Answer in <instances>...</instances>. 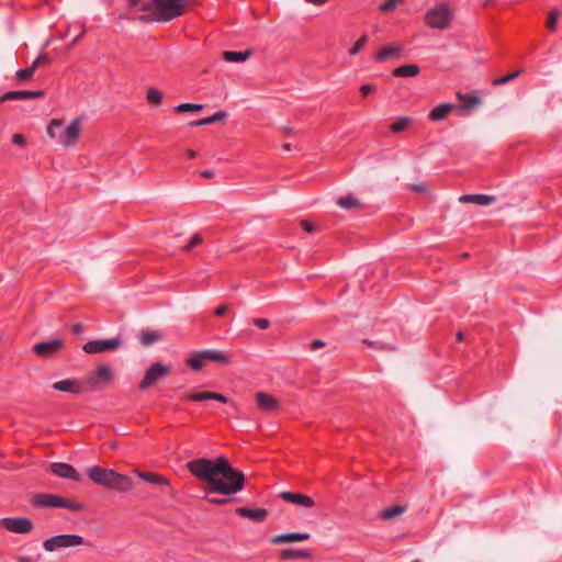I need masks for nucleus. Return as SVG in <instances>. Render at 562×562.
<instances>
[{
    "label": "nucleus",
    "mask_w": 562,
    "mask_h": 562,
    "mask_svg": "<svg viewBox=\"0 0 562 562\" xmlns=\"http://www.w3.org/2000/svg\"><path fill=\"white\" fill-rule=\"evenodd\" d=\"M188 470L198 477L209 493L233 495L243 490L245 475L234 469L227 459H196L187 464Z\"/></svg>",
    "instance_id": "obj_1"
},
{
    "label": "nucleus",
    "mask_w": 562,
    "mask_h": 562,
    "mask_svg": "<svg viewBox=\"0 0 562 562\" xmlns=\"http://www.w3.org/2000/svg\"><path fill=\"white\" fill-rule=\"evenodd\" d=\"M130 5L142 19L166 22L180 16L188 0H130Z\"/></svg>",
    "instance_id": "obj_2"
},
{
    "label": "nucleus",
    "mask_w": 562,
    "mask_h": 562,
    "mask_svg": "<svg viewBox=\"0 0 562 562\" xmlns=\"http://www.w3.org/2000/svg\"><path fill=\"white\" fill-rule=\"evenodd\" d=\"M83 126V116H78L70 121L53 119L47 125L46 133L56 144L65 148H72L77 145Z\"/></svg>",
    "instance_id": "obj_3"
},
{
    "label": "nucleus",
    "mask_w": 562,
    "mask_h": 562,
    "mask_svg": "<svg viewBox=\"0 0 562 562\" xmlns=\"http://www.w3.org/2000/svg\"><path fill=\"white\" fill-rule=\"evenodd\" d=\"M86 472L94 483L121 493H126L134 486L131 477L111 469L93 465L88 468Z\"/></svg>",
    "instance_id": "obj_4"
},
{
    "label": "nucleus",
    "mask_w": 562,
    "mask_h": 562,
    "mask_svg": "<svg viewBox=\"0 0 562 562\" xmlns=\"http://www.w3.org/2000/svg\"><path fill=\"white\" fill-rule=\"evenodd\" d=\"M454 19V9L452 4L446 0L437 1L430 7L424 16L425 24L434 30H448Z\"/></svg>",
    "instance_id": "obj_5"
},
{
    "label": "nucleus",
    "mask_w": 562,
    "mask_h": 562,
    "mask_svg": "<svg viewBox=\"0 0 562 562\" xmlns=\"http://www.w3.org/2000/svg\"><path fill=\"white\" fill-rule=\"evenodd\" d=\"M207 362H217L227 364L231 362V357L220 350H203L193 352L188 359L187 364L194 371H199L205 367Z\"/></svg>",
    "instance_id": "obj_6"
},
{
    "label": "nucleus",
    "mask_w": 562,
    "mask_h": 562,
    "mask_svg": "<svg viewBox=\"0 0 562 562\" xmlns=\"http://www.w3.org/2000/svg\"><path fill=\"white\" fill-rule=\"evenodd\" d=\"M33 503L40 507L64 508L69 510H80L81 504L67 499L65 497L41 493L33 497Z\"/></svg>",
    "instance_id": "obj_7"
},
{
    "label": "nucleus",
    "mask_w": 562,
    "mask_h": 562,
    "mask_svg": "<svg viewBox=\"0 0 562 562\" xmlns=\"http://www.w3.org/2000/svg\"><path fill=\"white\" fill-rule=\"evenodd\" d=\"M113 380V371L108 364H99L86 378V382L92 390H102Z\"/></svg>",
    "instance_id": "obj_8"
},
{
    "label": "nucleus",
    "mask_w": 562,
    "mask_h": 562,
    "mask_svg": "<svg viewBox=\"0 0 562 562\" xmlns=\"http://www.w3.org/2000/svg\"><path fill=\"white\" fill-rule=\"evenodd\" d=\"M83 543V538L77 535H59L44 541L43 547L46 551L53 552L58 549L78 547Z\"/></svg>",
    "instance_id": "obj_9"
},
{
    "label": "nucleus",
    "mask_w": 562,
    "mask_h": 562,
    "mask_svg": "<svg viewBox=\"0 0 562 562\" xmlns=\"http://www.w3.org/2000/svg\"><path fill=\"white\" fill-rule=\"evenodd\" d=\"M122 345L120 338L91 340L83 345L82 349L87 353H102L119 349Z\"/></svg>",
    "instance_id": "obj_10"
},
{
    "label": "nucleus",
    "mask_w": 562,
    "mask_h": 562,
    "mask_svg": "<svg viewBox=\"0 0 562 562\" xmlns=\"http://www.w3.org/2000/svg\"><path fill=\"white\" fill-rule=\"evenodd\" d=\"M403 53V45L398 42H392L381 46L374 54L373 58L376 63L383 64L394 59H398Z\"/></svg>",
    "instance_id": "obj_11"
},
{
    "label": "nucleus",
    "mask_w": 562,
    "mask_h": 562,
    "mask_svg": "<svg viewBox=\"0 0 562 562\" xmlns=\"http://www.w3.org/2000/svg\"><path fill=\"white\" fill-rule=\"evenodd\" d=\"M0 526L13 533H29L33 524L29 518L24 517H8L0 520Z\"/></svg>",
    "instance_id": "obj_12"
},
{
    "label": "nucleus",
    "mask_w": 562,
    "mask_h": 562,
    "mask_svg": "<svg viewBox=\"0 0 562 562\" xmlns=\"http://www.w3.org/2000/svg\"><path fill=\"white\" fill-rule=\"evenodd\" d=\"M170 371V367L164 366L159 362L154 363L145 373L144 379L139 383L142 390L148 389L158 382L161 378L167 375Z\"/></svg>",
    "instance_id": "obj_13"
},
{
    "label": "nucleus",
    "mask_w": 562,
    "mask_h": 562,
    "mask_svg": "<svg viewBox=\"0 0 562 562\" xmlns=\"http://www.w3.org/2000/svg\"><path fill=\"white\" fill-rule=\"evenodd\" d=\"M255 401L258 408L263 413H274L280 411V402L273 395L266 392H257Z\"/></svg>",
    "instance_id": "obj_14"
},
{
    "label": "nucleus",
    "mask_w": 562,
    "mask_h": 562,
    "mask_svg": "<svg viewBox=\"0 0 562 562\" xmlns=\"http://www.w3.org/2000/svg\"><path fill=\"white\" fill-rule=\"evenodd\" d=\"M49 469L55 475L59 477L69 479L76 482L81 480L79 472L68 463L54 462L50 463Z\"/></svg>",
    "instance_id": "obj_15"
},
{
    "label": "nucleus",
    "mask_w": 562,
    "mask_h": 562,
    "mask_svg": "<svg viewBox=\"0 0 562 562\" xmlns=\"http://www.w3.org/2000/svg\"><path fill=\"white\" fill-rule=\"evenodd\" d=\"M63 346H64V341L61 339H53L49 341L36 344L33 347V350L38 357L45 358V357L53 356L54 353L59 351Z\"/></svg>",
    "instance_id": "obj_16"
},
{
    "label": "nucleus",
    "mask_w": 562,
    "mask_h": 562,
    "mask_svg": "<svg viewBox=\"0 0 562 562\" xmlns=\"http://www.w3.org/2000/svg\"><path fill=\"white\" fill-rule=\"evenodd\" d=\"M280 498L284 502L305 508H311L315 505L314 501L310 496L301 493L282 492L280 494Z\"/></svg>",
    "instance_id": "obj_17"
},
{
    "label": "nucleus",
    "mask_w": 562,
    "mask_h": 562,
    "mask_svg": "<svg viewBox=\"0 0 562 562\" xmlns=\"http://www.w3.org/2000/svg\"><path fill=\"white\" fill-rule=\"evenodd\" d=\"M311 538L310 533L306 532H291L274 536L270 539L272 544L293 543L306 541Z\"/></svg>",
    "instance_id": "obj_18"
},
{
    "label": "nucleus",
    "mask_w": 562,
    "mask_h": 562,
    "mask_svg": "<svg viewBox=\"0 0 562 562\" xmlns=\"http://www.w3.org/2000/svg\"><path fill=\"white\" fill-rule=\"evenodd\" d=\"M53 387L57 391L72 393V394L80 393L81 389H82L80 381L75 380V379H67V380H61V381L55 382L53 384Z\"/></svg>",
    "instance_id": "obj_19"
},
{
    "label": "nucleus",
    "mask_w": 562,
    "mask_h": 562,
    "mask_svg": "<svg viewBox=\"0 0 562 562\" xmlns=\"http://www.w3.org/2000/svg\"><path fill=\"white\" fill-rule=\"evenodd\" d=\"M454 109L456 106L451 103H441L429 112L428 117L434 122H438L445 120Z\"/></svg>",
    "instance_id": "obj_20"
},
{
    "label": "nucleus",
    "mask_w": 562,
    "mask_h": 562,
    "mask_svg": "<svg viewBox=\"0 0 562 562\" xmlns=\"http://www.w3.org/2000/svg\"><path fill=\"white\" fill-rule=\"evenodd\" d=\"M42 95L40 91H11L0 97V102L12 101V100H24L38 98Z\"/></svg>",
    "instance_id": "obj_21"
},
{
    "label": "nucleus",
    "mask_w": 562,
    "mask_h": 562,
    "mask_svg": "<svg viewBox=\"0 0 562 562\" xmlns=\"http://www.w3.org/2000/svg\"><path fill=\"white\" fill-rule=\"evenodd\" d=\"M187 398L189 401L193 402H200V401H206V400H215L222 403H227L228 400L224 395L220 393H213V392H198V393H190L187 395Z\"/></svg>",
    "instance_id": "obj_22"
},
{
    "label": "nucleus",
    "mask_w": 562,
    "mask_h": 562,
    "mask_svg": "<svg viewBox=\"0 0 562 562\" xmlns=\"http://www.w3.org/2000/svg\"><path fill=\"white\" fill-rule=\"evenodd\" d=\"M236 513L243 517L249 518L255 521H262L266 519L268 513L266 509H250L246 507H239L236 509Z\"/></svg>",
    "instance_id": "obj_23"
},
{
    "label": "nucleus",
    "mask_w": 562,
    "mask_h": 562,
    "mask_svg": "<svg viewBox=\"0 0 562 562\" xmlns=\"http://www.w3.org/2000/svg\"><path fill=\"white\" fill-rule=\"evenodd\" d=\"M279 557L283 560H308L312 554L307 550L283 549L279 552Z\"/></svg>",
    "instance_id": "obj_24"
},
{
    "label": "nucleus",
    "mask_w": 562,
    "mask_h": 562,
    "mask_svg": "<svg viewBox=\"0 0 562 562\" xmlns=\"http://www.w3.org/2000/svg\"><path fill=\"white\" fill-rule=\"evenodd\" d=\"M461 203H476L479 205H490L494 198L485 194H465L459 198Z\"/></svg>",
    "instance_id": "obj_25"
},
{
    "label": "nucleus",
    "mask_w": 562,
    "mask_h": 562,
    "mask_svg": "<svg viewBox=\"0 0 562 562\" xmlns=\"http://www.w3.org/2000/svg\"><path fill=\"white\" fill-rule=\"evenodd\" d=\"M139 341L143 346H150L158 342L161 339V334L158 330L145 329L138 335Z\"/></svg>",
    "instance_id": "obj_26"
},
{
    "label": "nucleus",
    "mask_w": 562,
    "mask_h": 562,
    "mask_svg": "<svg viewBox=\"0 0 562 562\" xmlns=\"http://www.w3.org/2000/svg\"><path fill=\"white\" fill-rule=\"evenodd\" d=\"M456 97L458 98V100H460L463 103V105L460 109L465 110V111H469V110L473 109L474 106L480 105L482 103L481 98H479L476 95H470V94L457 92Z\"/></svg>",
    "instance_id": "obj_27"
},
{
    "label": "nucleus",
    "mask_w": 562,
    "mask_h": 562,
    "mask_svg": "<svg viewBox=\"0 0 562 562\" xmlns=\"http://www.w3.org/2000/svg\"><path fill=\"white\" fill-rule=\"evenodd\" d=\"M134 473L138 477L145 480L146 482L153 483V484H159V485H168L169 484V481L165 476L156 474V473L142 472L137 469L134 470Z\"/></svg>",
    "instance_id": "obj_28"
},
{
    "label": "nucleus",
    "mask_w": 562,
    "mask_h": 562,
    "mask_svg": "<svg viewBox=\"0 0 562 562\" xmlns=\"http://www.w3.org/2000/svg\"><path fill=\"white\" fill-rule=\"evenodd\" d=\"M413 123V119L409 116H402L396 119L391 125L390 130L394 134H400L402 132H405Z\"/></svg>",
    "instance_id": "obj_29"
},
{
    "label": "nucleus",
    "mask_w": 562,
    "mask_h": 562,
    "mask_svg": "<svg viewBox=\"0 0 562 562\" xmlns=\"http://www.w3.org/2000/svg\"><path fill=\"white\" fill-rule=\"evenodd\" d=\"M420 69L417 65H404L393 70L395 77H415L419 74Z\"/></svg>",
    "instance_id": "obj_30"
},
{
    "label": "nucleus",
    "mask_w": 562,
    "mask_h": 562,
    "mask_svg": "<svg viewBox=\"0 0 562 562\" xmlns=\"http://www.w3.org/2000/svg\"><path fill=\"white\" fill-rule=\"evenodd\" d=\"M405 0H384L378 8L382 14H389L394 12Z\"/></svg>",
    "instance_id": "obj_31"
},
{
    "label": "nucleus",
    "mask_w": 562,
    "mask_h": 562,
    "mask_svg": "<svg viewBox=\"0 0 562 562\" xmlns=\"http://www.w3.org/2000/svg\"><path fill=\"white\" fill-rule=\"evenodd\" d=\"M405 507L401 505L392 506L390 508H385L380 513V517L384 520H390L395 517L401 516L405 512Z\"/></svg>",
    "instance_id": "obj_32"
},
{
    "label": "nucleus",
    "mask_w": 562,
    "mask_h": 562,
    "mask_svg": "<svg viewBox=\"0 0 562 562\" xmlns=\"http://www.w3.org/2000/svg\"><path fill=\"white\" fill-rule=\"evenodd\" d=\"M223 57L231 63H243L249 57V52H224Z\"/></svg>",
    "instance_id": "obj_33"
},
{
    "label": "nucleus",
    "mask_w": 562,
    "mask_h": 562,
    "mask_svg": "<svg viewBox=\"0 0 562 562\" xmlns=\"http://www.w3.org/2000/svg\"><path fill=\"white\" fill-rule=\"evenodd\" d=\"M560 15H561V13L557 9L549 11L547 20H546V27L550 32H555Z\"/></svg>",
    "instance_id": "obj_34"
},
{
    "label": "nucleus",
    "mask_w": 562,
    "mask_h": 562,
    "mask_svg": "<svg viewBox=\"0 0 562 562\" xmlns=\"http://www.w3.org/2000/svg\"><path fill=\"white\" fill-rule=\"evenodd\" d=\"M146 99L149 103L158 105L162 100V93L156 88H149L147 90Z\"/></svg>",
    "instance_id": "obj_35"
},
{
    "label": "nucleus",
    "mask_w": 562,
    "mask_h": 562,
    "mask_svg": "<svg viewBox=\"0 0 562 562\" xmlns=\"http://www.w3.org/2000/svg\"><path fill=\"white\" fill-rule=\"evenodd\" d=\"M203 109L202 104H195V103H182L173 109L176 113H183V112H199Z\"/></svg>",
    "instance_id": "obj_36"
},
{
    "label": "nucleus",
    "mask_w": 562,
    "mask_h": 562,
    "mask_svg": "<svg viewBox=\"0 0 562 562\" xmlns=\"http://www.w3.org/2000/svg\"><path fill=\"white\" fill-rule=\"evenodd\" d=\"M368 42V36L363 34L359 37L357 42L349 48L348 53L349 55L353 56L360 53V50L366 46Z\"/></svg>",
    "instance_id": "obj_37"
},
{
    "label": "nucleus",
    "mask_w": 562,
    "mask_h": 562,
    "mask_svg": "<svg viewBox=\"0 0 562 562\" xmlns=\"http://www.w3.org/2000/svg\"><path fill=\"white\" fill-rule=\"evenodd\" d=\"M42 59H43L42 57H38V58L34 61V64H33V66H32V67L26 68V69H23V70H20V71L18 72V78H19V79H21V80H26V79L31 78V77L33 76V74H34V70H35L36 66H38V65H40V63L42 61Z\"/></svg>",
    "instance_id": "obj_38"
},
{
    "label": "nucleus",
    "mask_w": 562,
    "mask_h": 562,
    "mask_svg": "<svg viewBox=\"0 0 562 562\" xmlns=\"http://www.w3.org/2000/svg\"><path fill=\"white\" fill-rule=\"evenodd\" d=\"M337 204L344 209L351 210V209H355L358 206V201L352 196H346V198H340L337 201Z\"/></svg>",
    "instance_id": "obj_39"
},
{
    "label": "nucleus",
    "mask_w": 562,
    "mask_h": 562,
    "mask_svg": "<svg viewBox=\"0 0 562 562\" xmlns=\"http://www.w3.org/2000/svg\"><path fill=\"white\" fill-rule=\"evenodd\" d=\"M519 74H520V71H519V70H518V71H515V72H513V74H510V75H507V76H504V77H501V78L495 79V80L493 81V83H494L495 86L505 85V83H507V82L512 81L513 79H515L516 77H518V75H519Z\"/></svg>",
    "instance_id": "obj_40"
},
{
    "label": "nucleus",
    "mask_w": 562,
    "mask_h": 562,
    "mask_svg": "<svg viewBox=\"0 0 562 562\" xmlns=\"http://www.w3.org/2000/svg\"><path fill=\"white\" fill-rule=\"evenodd\" d=\"M376 90V87L374 85H362L359 89V92L362 98L368 97L369 94L373 93Z\"/></svg>",
    "instance_id": "obj_41"
},
{
    "label": "nucleus",
    "mask_w": 562,
    "mask_h": 562,
    "mask_svg": "<svg viewBox=\"0 0 562 562\" xmlns=\"http://www.w3.org/2000/svg\"><path fill=\"white\" fill-rule=\"evenodd\" d=\"M209 124H213V121H212L211 116L201 119V120L195 121V122H192L191 126H203V125H209Z\"/></svg>",
    "instance_id": "obj_42"
},
{
    "label": "nucleus",
    "mask_w": 562,
    "mask_h": 562,
    "mask_svg": "<svg viewBox=\"0 0 562 562\" xmlns=\"http://www.w3.org/2000/svg\"><path fill=\"white\" fill-rule=\"evenodd\" d=\"M201 241H202L201 236H200V235H194V236L191 238L190 243L187 245V249H188V250H189V249H192L193 247H195V246L200 245V244H201Z\"/></svg>",
    "instance_id": "obj_43"
},
{
    "label": "nucleus",
    "mask_w": 562,
    "mask_h": 562,
    "mask_svg": "<svg viewBox=\"0 0 562 562\" xmlns=\"http://www.w3.org/2000/svg\"><path fill=\"white\" fill-rule=\"evenodd\" d=\"M255 325L259 327L260 329H267L270 325L269 321L266 318H257L255 319Z\"/></svg>",
    "instance_id": "obj_44"
},
{
    "label": "nucleus",
    "mask_w": 562,
    "mask_h": 562,
    "mask_svg": "<svg viewBox=\"0 0 562 562\" xmlns=\"http://www.w3.org/2000/svg\"><path fill=\"white\" fill-rule=\"evenodd\" d=\"M12 142L18 146H24L25 145V137L22 134H14L12 136Z\"/></svg>",
    "instance_id": "obj_45"
},
{
    "label": "nucleus",
    "mask_w": 562,
    "mask_h": 562,
    "mask_svg": "<svg viewBox=\"0 0 562 562\" xmlns=\"http://www.w3.org/2000/svg\"><path fill=\"white\" fill-rule=\"evenodd\" d=\"M301 225H302V228L307 233H312L315 229V225L311 221H307V220L302 221Z\"/></svg>",
    "instance_id": "obj_46"
},
{
    "label": "nucleus",
    "mask_w": 562,
    "mask_h": 562,
    "mask_svg": "<svg viewBox=\"0 0 562 562\" xmlns=\"http://www.w3.org/2000/svg\"><path fill=\"white\" fill-rule=\"evenodd\" d=\"M211 117H212L213 123H216V122L223 121L226 117V113L217 112V113L211 115Z\"/></svg>",
    "instance_id": "obj_47"
},
{
    "label": "nucleus",
    "mask_w": 562,
    "mask_h": 562,
    "mask_svg": "<svg viewBox=\"0 0 562 562\" xmlns=\"http://www.w3.org/2000/svg\"><path fill=\"white\" fill-rule=\"evenodd\" d=\"M227 310H228L227 305H221L215 308L214 313L216 316H223L227 312Z\"/></svg>",
    "instance_id": "obj_48"
},
{
    "label": "nucleus",
    "mask_w": 562,
    "mask_h": 562,
    "mask_svg": "<svg viewBox=\"0 0 562 562\" xmlns=\"http://www.w3.org/2000/svg\"><path fill=\"white\" fill-rule=\"evenodd\" d=\"M323 346H324V342H323L322 340H314V341L312 342V345H311V348H312L313 350H316V349H318V348H321V347H323Z\"/></svg>",
    "instance_id": "obj_49"
},
{
    "label": "nucleus",
    "mask_w": 562,
    "mask_h": 562,
    "mask_svg": "<svg viewBox=\"0 0 562 562\" xmlns=\"http://www.w3.org/2000/svg\"><path fill=\"white\" fill-rule=\"evenodd\" d=\"M328 0H305V2L307 3H312V4H315V5H323L327 2Z\"/></svg>",
    "instance_id": "obj_50"
},
{
    "label": "nucleus",
    "mask_w": 562,
    "mask_h": 562,
    "mask_svg": "<svg viewBox=\"0 0 562 562\" xmlns=\"http://www.w3.org/2000/svg\"><path fill=\"white\" fill-rule=\"evenodd\" d=\"M186 156L189 158V159H193L196 157V153L192 149H188L186 150Z\"/></svg>",
    "instance_id": "obj_51"
},
{
    "label": "nucleus",
    "mask_w": 562,
    "mask_h": 562,
    "mask_svg": "<svg viewBox=\"0 0 562 562\" xmlns=\"http://www.w3.org/2000/svg\"><path fill=\"white\" fill-rule=\"evenodd\" d=\"M209 502L212 504H217V505L226 503L225 499H220V498H209Z\"/></svg>",
    "instance_id": "obj_52"
},
{
    "label": "nucleus",
    "mask_w": 562,
    "mask_h": 562,
    "mask_svg": "<svg viewBox=\"0 0 562 562\" xmlns=\"http://www.w3.org/2000/svg\"><path fill=\"white\" fill-rule=\"evenodd\" d=\"M213 171H210V170H205V171H202L201 172V176L204 177V178H211L213 177Z\"/></svg>",
    "instance_id": "obj_53"
},
{
    "label": "nucleus",
    "mask_w": 562,
    "mask_h": 562,
    "mask_svg": "<svg viewBox=\"0 0 562 562\" xmlns=\"http://www.w3.org/2000/svg\"><path fill=\"white\" fill-rule=\"evenodd\" d=\"M458 339H459V340H462V339H463V334H462V333H459V334H458Z\"/></svg>",
    "instance_id": "obj_54"
},
{
    "label": "nucleus",
    "mask_w": 562,
    "mask_h": 562,
    "mask_svg": "<svg viewBox=\"0 0 562 562\" xmlns=\"http://www.w3.org/2000/svg\"><path fill=\"white\" fill-rule=\"evenodd\" d=\"M283 148H284L285 150H289V149H290V145H289V144H285V145L283 146Z\"/></svg>",
    "instance_id": "obj_55"
},
{
    "label": "nucleus",
    "mask_w": 562,
    "mask_h": 562,
    "mask_svg": "<svg viewBox=\"0 0 562 562\" xmlns=\"http://www.w3.org/2000/svg\"><path fill=\"white\" fill-rule=\"evenodd\" d=\"M79 329H80L79 325H76L75 328H74L75 331H79Z\"/></svg>",
    "instance_id": "obj_56"
},
{
    "label": "nucleus",
    "mask_w": 562,
    "mask_h": 562,
    "mask_svg": "<svg viewBox=\"0 0 562 562\" xmlns=\"http://www.w3.org/2000/svg\"><path fill=\"white\" fill-rule=\"evenodd\" d=\"M413 562H420V561L416 560V561H413Z\"/></svg>",
    "instance_id": "obj_57"
}]
</instances>
